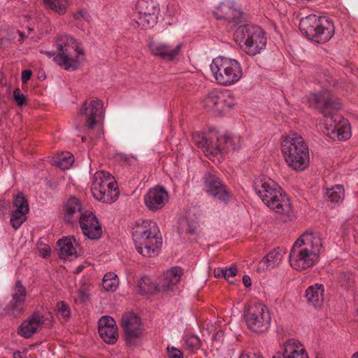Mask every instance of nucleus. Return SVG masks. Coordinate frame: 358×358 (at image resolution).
<instances>
[{"mask_svg": "<svg viewBox=\"0 0 358 358\" xmlns=\"http://www.w3.org/2000/svg\"><path fill=\"white\" fill-rule=\"evenodd\" d=\"M309 103L321 108L324 120V125L327 130V135L331 138L337 137L345 141L351 136L350 127L346 124L345 120L337 112L341 108L342 103L329 91H321L318 94H310L308 97Z\"/></svg>", "mask_w": 358, "mask_h": 358, "instance_id": "obj_1", "label": "nucleus"}, {"mask_svg": "<svg viewBox=\"0 0 358 358\" xmlns=\"http://www.w3.org/2000/svg\"><path fill=\"white\" fill-rule=\"evenodd\" d=\"M322 247L321 236L317 232L306 231L293 244L289 252L290 266L297 271L313 266L319 259Z\"/></svg>", "mask_w": 358, "mask_h": 358, "instance_id": "obj_2", "label": "nucleus"}, {"mask_svg": "<svg viewBox=\"0 0 358 358\" xmlns=\"http://www.w3.org/2000/svg\"><path fill=\"white\" fill-rule=\"evenodd\" d=\"M133 238L136 250L145 257L157 256L162 245V237L157 223L143 220L134 228Z\"/></svg>", "mask_w": 358, "mask_h": 358, "instance_id": "obj_3", "label": "nucleus"}, {"mask_svg": "<svg viewBox=\"0 0 358 358\" xmlns=\"http://www.w3.org/2000/svg\"><path fill=\"white\" fill-rule=\"evenodd\" d=\"M254 188L270 209L280 215L290 213L289 199L274 180L266 177L259 178L254 182Z\"/></svg>", "mask_w": 358, "mask_h": 358, "instance_id": "obj_4", "label": "nucleus"}, {"mask_svg": "<svg viewBox=\"0 0 358 358\" xmlns=\"http://www.w3.org/2000/svg\"><path fill=\"white\" fill-rule=\"evenodd\" d=\"M285 160L292 170L303 171L310 162L309 150L303 138L297 134L287 136L281 143Z\"/></svg>", "mask_w": 358, "mask_h": 358, "instance_id": "obj_5", "label": "nucleus"}, {"mask_svg": "<svg viewBox=\"0 0 358 358\" xmlns=\"http://www.w3.org/2000/svg\"><path fill=\"white\" fill-rule=\"evenodd\" d=\"M56 45L59 53L54 57L55 62L65 70L77 69L84 59V52L76 39L69 35H60Z\"/></svg>", "mask_w": 358, "mask_h": 358, "instance_id": "obj_6", "label": "nucleus"}, {"mask_svg": "<svg viewBox=\"0 0 358 358\" xmlns=\"http://www.w3.org/2000/svg\"><path fill=\"white\" fill-rule=\"evenodd\" d=\"M193 140L209 159L222 155L224 151L236 148L234 139L226 135H220L215 129H210L207 134L200 132L194 134Z\"/></svg>", "mask_w": 358, "mask_h": 358, "instance_id": "obj_7", "label": "nucleus"}, {"mask_svg": "<svg viewBox=\"0 0 358 358\" xmlns=\"http://www.w3.org/2000/svg\"><path fill=\"white\" fill-rule=\"evenodd\" d=\"M234 37L236 42L248 55L255 56L266 47L265 34L259 26H240L235 31Z\"/></svg>", "mask_w": 358, "mask_h": 358, "instance_id": "obj_8", "label": "nucleus"}, {"mask_svg": "<svg viewBox=\"0 0 358 358\" xmlns=\"http://www.w3.org/2000/svg\"><path fill=\"white\" fill-rule=\"evenodd\" d=\"M299 27L308 39L320 43L327 42L334 34V27L331 21L315 15L302 18Z\"/></svg>", "mask_w": 358, "mask_h": 358, "instance_id": "obj_9", "label": "nucleus"}, {"mask_svg": "<svg viewBox=\"0 0 358 358\" xmlns=\"http://www.w3.org/2000/svg\"><path fill=\"white\" fill-rule=\"evenodd\" d=\"M210 70L217 83L223 86L234 85L243 76L239 62L225 57L215 58L210 64Z\"/></svg>", "mask_w": 358, "mask_h": 358, "instance_id": "obj_10", "label": "nucleus"}, {"mask_svg": "<svg viewBox=\"0 0 358 358\" xmlns=\"http://www.w3.org/2000/svg\"><path fill=\"white\" fill-rule=\"evenodd\" d=\"M91 192L96 200L111 203L119 196V189L115 178L108 172L96 171L93 177Z\"/></svg>", "mask_w": 358, "mask_h": 358, "instance_id": "obj_11", "label": "nucleus"}, {"mask_svg": "<svg viewBox=\"0 0 358 358\" xmlns=\"http://www.w3.org/2000/svg\"><path fill=\"white\" fill-rule=\"evenodd\" d=\"M247 327L257 333L266 331L271 325V315L267 307L261 303L248 305L244 312Z\"/></svg>", "mask_w": 358, "mask_h": 358, "instance_id": "obj_12", "label": "nucleus"}, {"mask_svg": "<svg viewBox=\"0 0 358 358\" xmlns=\"http://www.w3.org/2000/svg\"><path fill=\"white\" fill-rule=\"evenodd\" d=\"M203 107L208 110L222 114L234 105V99L229 92L213 90L203 99Z\"/></svg>", "mask_w": 358, "mask_h": 358, "instance_id": "obj_13", "label": "nucleus"}, {"mask_svg": "<svg viewBox=\"0 0 358 358\" xmlns=\"http://www.w3.org/2000/svg\"><path fill=\"white\" fill-rule=\"evenodd\" d=\"M103 104L99 99L87 100L80 109V114L85 117L86 122L83 126V131L91 130L103 121L104 113Z\"/></svg>", "mask_w": 358, "mask_h": 358, "instance_id": "obj_14", "label": "nucleus"}, {"mask_svg": "<svg viewBox=\"0 0 358 358\" xmlns=\"http://www.w3.org/2000/svg\"><path fill=\"white\" fill-rule=\"evenodd\" d=\"M138 17L136 23L138 27L147 29L153 27L157 20L158 8L152 0H138L136 3Z\"/></svg>", "mask_w": 358, "mask_h": 358, "instance_id": "obj_15", "label": "nucleus"}, {"mask_svg": "<svg viewBox=\"0 0 358 358\" xmlns=\"http://www.w3.org/2000/svg\"><path fill=\"white\" fill-rule=\"evenodd\" d=\"M213 15L217 20H223L229 24L236 25L241 21L242 12L237 3L232 0H225L213 11Z\"/></svg>", "mask_w": 358, "mask_h": 358, "instance_id": "obj_16", "label": "nucleus"}, {"mask_svg": "<svg viewBox=\"0 0 358 358\" xmlns=\"http://www.w3.org/2000/svg\"><path fill=\"white\" fill-rule=\"evenodd\" d=\"M79 223L83 234L90 239L96 240L101 236V226L92 212L85 210L80 217Z\"/></svg>", "mask_w": 358, "mask_h": 358, "instance_id": "obj_17", "label": "nucleus"}, {"mask_svg": "<svg viewBox=\"0 0 358 358\" xmlns=\"http://www.w3.org/2000/svg\"><path fill=\"white\" fill-rule=\"evenodd\" d=\"M45 315L38 311L32 313L20 326L18 333L24 338H29L41 330L44 326H49Z\"/></svg>", "mask_w": 358, "mask_h": 358, "instance_id": "obj_18", "label": "nucleus"}, {"mask_svg": "<svg viewBox=\"0 0 358 358\" xmlns=\"http://www.w3.org/2000/svg\"><path fill=\"white\" fill-rule=\"evenodd\" d=\"M182 46V43L175 45L164 42L152 41L149 43L151 53L166 61L174 60L180 54Z\"/></svg>", "mask_w": 358, "mask_h": 358, "instance_id": "obj_19", "label": "nucleus"}, {"mask_svg": "<svg viewBox=\"0 0 358 358\" xmlns=\"http://www.w3.org/2000/svg\"><path fill=\"white\" fill-rule=\"evenodd\" d=\"M27 298L26 288L20 280L16 281L12 293V300L6 307L8 314L17 317L24 311V303Z\"/></svg>", "mask_w": 358, "mask_h": 358, "instance_id": "obj_20", "label": "nucleus"}, {"mask_svg": "<svg viewBox=\"0 0 358 358\" xmlns=\"http://www.w3.org/2000/svg\"><path fill=\"white\" fill-rule=\"evenodd\" d=\"M144 201L147 208L152 211H157L164 208L169 201V194L162 186L150 189L144 196Z\"/></svg>", "mask_w": 358, "mask_h": 358, "instance_id": "obj_21", "label": "nucleus"}, {"mask_svg": "<svg viewBox=\"0 0 358 358\" xmlns=\"http://www.w3.org/2000/svg\"><path fill=\"white\" fill-rule=\"evenodd\" d=\"M121 325L128 343H131L143 332L141 319L133 313H126L122 315Z\"/></svg>", "mask_w": 358, "mask_h": 358, "instance_id": "obj_22", "label": "nucleus"}, {"mask_svg": "<svg viewBox=\"0 0 358 358\" xmlns=\"http://www.w3.org/2000/svg\"><path fill=\"white\" fill-rule=\"evenodd\" d=\"M204 183L206 191L209 195L224 203L229 201L231 195L217 177L208 173L205 177Z\"/></svg>", "mask_w": 358, "mask_h": 358, "instance_id": "obj_23", "label": "nucleus"}, {"mask_svg": "<svg viewBox=\"0 0 358 358\" xmlns=\"http://www.w3.org/2000/svg\"><path fill=\"white\" fill-rule=\"evenodd\" d=\"M182 275L181 268L176 266L168 270L164 275L157 281L159 292L169 293L173 292L180 281Z\"/></svg>", "mask_w": 358, "mask_h": 358, "instance_id": "obj_24", "label": "nucleus"}, {"mask_svg": "<svg viewBox=\"0 0 358 358\" xmlns=\"http://www.w3.org/2000/svg\"><path fill=\"white\" fill-rule=\"evenodd\" d=\"M272 358H308L302 344L297 340L288 339L282 345L280 350Z\"/></svg>", "mask_w": 358, "mask_h": 358, "instance_id": "obj_25", "label": "nucleus"}, {"mask_svg": "<svg viewBox=\"0 0 358 358\" xmlns=\"http://www.w3.org/2000/svg\"><path fill=\"white\" fill-rule=\"evenodd\" d=\"M98 331L101 338L108 344H114L117 340L115 322L110 316H104L99 320Z\"/></svg>", "mask_w": 358, "mask_h": 358, "instance_id": "obj_26", "label": "nucleus"}, {"mask_svg": "<svg viewBox=\"0 0 358 358\" xmlns=\"http://www.w3.org/2000/svg\"><path fill=\"white\" fill-rule=\"evenodd\" d=\"M64 212L65 221L73 224L80 220V217L83 213H85V210H83L80 200L76 197H71L66 201Z\"/></svg>", "mask_w": 358, "mask_h": 358, "instance_id": "obj_27", "label": "nucleus"}, {"mask_svg": "<svg viewBox=\"0 0 358 358\" xmlns=\"http://www.w3.org/2000/svg\"><path fill=\"white\" fill-rule=\"evenodd\" d=\"M324 287L322 284L316 283L309 286L305 292V298L308 305L320 308L324 302Z\"/></svg>", "mask_w": 358, "mask_h": 358, "instance_id": "obj_28", "label": "nucleus"}, {"mask_svg": "<svg viewBox=\"0 0 358 358\" xmlns=\"http://www.w3.org/2000/svg\"><path fill=\"white\" fill-rule=\"evenodd\" d=\"M59 248V257L63 259L77 257L76 246L78 243L73 236L62 238L57 241Z\"/></svg>", "mask_w": 358, "mask_h": 358, "instance_id": "obj_29", "label": "nucleus"}, {"mask_svg": "<svg viewBox=\"0 0 358 358\" xmlns=\"http://www.w3.org/2000/svg\"><path fill=\"white\" fill-rule=\"evenodd\" d=\"M283 250L279 248L271 251L258 264L257 270L271 269L280 264L282 258Z\"/></svg>", "mask_w": 358, "mask_h": 358, "instance_id": "obj_30", "label": "nucleus"}, {"mask_svg": "<svg viewBox=\"0 0 358 358\" xmlns=\"http://www.w3.org/2000/svg\"><path fill=\"white\" fill-rule=\"evenodd\" d=\"M180 231L181 234L196 236L199 232V225L194 219L187 218L180 223Z\"/></svg>", "mask_w": 358, "mask_h": 358, "instance_id": "obj_31", "label": "nucleus"}, {"mask_svg": "<svg viewBox=\"0 0 358 358\" xmlns=\"http://www.w3.org/2000/svg\"><path fill=\"white\" fill-rule=\"evenodd\" d=\"M345 196V190L341 185H337L331 188L327 189L325 192V197L332 203H338Z\"/></svg>", "mask_w": 358, "mask_h": 358, "instance_id": "obj_32", "label": "nucleus"}, {"mask_svg": "<svg viewBox=\"0 0 358 358\" xmlns=\"http://www.w3.org/2000/svg\"><path fill=\"white\" fill-rule=\"evenodd\" d=\"M157 283L153 282L148 277H143L138 283V289L142 294H154L159 292L157 290Z\"/></svg>", "mask_w": 358, "mask_h": 358, "instance_id": "obj_33", "label": "nucleus"}, {"mask_svg": "<svg viewBox=\"0 0 358 358\" xmlns=\"http://www.w3.org/2000/svg\"><path fill=\"white\" fill-rule=\"evenodd\" d=\"M68 0H44L45 4L52 10L59 15L66 13Z\"/></svg>", "mask_w": 358, "mask_h": 358, "instance_id": "obj_34", "label": "nucleus"}, {"mask_svg": "<svg viewBox=\"0 0 358 358\" xmlns=\"http://www.w3.org/2000/svg\"><path fill=\"white\" fill-rule=\"evenodd\" d=\"M118 284L117 276L113 273H106L103 278L102 285L106 291H115Z\"/></svg>", "mask_w": 358, "mask_h": 358, "instance_id": "obj_35", "label": "nucleus"}, {"mask_svg": "<svg viewBox=\"0 0 358 358\" xmlns=\"http://www.w3.org/2000/svg\"><path fill=\"white\" fill-rule=\"evenodd\" d=\"M73 162L74 157L69 152L62 154L61 156H59L55 160V163L57 165V166L62 170L69 169L71 166Z\"/></svg>", "mask_w": 358, "mask_h": 358, "instance_id": "obj_36", "label": "nucleus"}, {"mask_svg": "<svg viewBox=\"0 0 358 358\" xmlns=\"http://www.w3.org/2000/svg\"><path fill=\"white\" fill-rule=\"evenodd\" d=\"M27 213L22 210H15L12 213L10 224L15 229H18L27 219Z\"/></svg>", "mask_w": 358, "mask_h": 358, "instance_id": "obj_37", "label": "nucleus"}, {"mask_svg": "<svg viewBox=\"0 0 358 358\" xmlns=\"http://www.w3.org/2000/svg\"><path fill=\"white\" fill-rule=\"evenodd\" d=\"M184 348L189 351H194L199 348L200 339L194 335H187L184 337Z\"/></svg>", "mask_w": 358, "mask_h": 358, "instance_id": "obj_38", "label": "nucleus"}, {"mask_svg": "<svg viewBox=\"0 0 358 358\" xmlns=\"http://www.w3.org/2000/svg\"><path fill=\"white\" fill-rule=\"evenodd\" d=\"M13 206L16 210H22L24 213H29V208L27 199L23 194H18L13 201Z\"/></svg>", "mask_w": 358, "mask_h": 358, "instance_id": "obj_39", "label": "nucleus"}, {"mask_svg": "<svg viewBox=\"0 0 358 358\" xmlns=\"http://www.w3.org/2000/svg\"><path fill=\"white\" fill-rule=\"evenodd\" d=\"M56 310L57 315L62 317L64 320H66L70 315V308L69 306L64 301H60L57 303Z\"/></svg>", "mask_w": 358, "mask_h": 358, "instance_id": "obj_40", "label": "nucleus"}, {"mask_svg": "<svg viewBox=\"0 0 358 358\" xmlns=\"http://www.w3.org/2000/svg\"><path fill=\"white\" fill-rule=\"evenodd\" d=\"M13 96L15 101L19 106H23L26 103L27 99L25 96L21 92L19 88H16L13 92Z\"/></svg>", "mask_w": 358, "mask_h": 358, "instance_id": "obj_41", "label": "nucleus"}, {"mask_svg": "<svg viewBox=\"0 0 358 358\" xmlns=\"http://www.w3.org/2000/svg\"><path fill=\"white\" fill-rule=\"evenodd\" d=\"M168 358H183L182 352L178 348L174 347H167Z\"/></svg>", "mask_w": 358, "mask_h": 358, "instance_id": "obj_42", "label": "nucleus"}, {"mask_svg": "<svg viewBox=\"0 0 358 358\" xmlns=\"http://www.w3.org/2000/svg\"><path fill=\"white\" fill-rule=\"evenodd\" d=\"M237 273V268L235 266H231L229 268L224 269V278L229 280L230 277H234Z\"/></svg>", "mask_w": 358, "mask_h": 358, "instance_id": "obj_43", "label": "nucleus"}, {"mask_svg": "<svg viewBox=\"0 0 358 358\" xmlns=\"http://www.w3.org/2000/svg\"><path fill=\"white\" fill-rule=\"evenodd\" d=\"M31 70H24L22 72V81L23 83H26L31 76Z\"/></svg>", "mask_w": 358, "mask_h": 358, "instance_id": "obj_44", "label": "nucleus"}, {"mask_svg": "<svg viewBox=\"0 0 358 358\" xmlns=\"http://www.w3.org/2000/svg\"><path fill=\"white\" fill-rule=\"evenodd\" d=\"M40 254L43 257H46L50 254V248L48 246H45L43 248L40 249Z\"/></svg>", "mask_w": 358, "mask_h": 358, "instance_id": "obj_45", "label": "nucleus"}, {"mask_svg": "<svg viewBox=\"0 0 358 358\" xmlns=\"http://www.w3.org/2000/svg\"><path fill=\"white\" fill-rule=\"evenodd\" d=\"M224 269L222 268H217L214 270V275L216 278H224Z\"/></svg>", "mask_w": 358, "mask_h": 358, "instance_id": "obj_46", "label": "nucleus"}, {"mask_svg": "<svg viewBox=\"0 0 358 358\" xmlns=\"http://www.w3.org/2000/svg\"><path fill=\"white\" fill-rule=\"evenodd\" d=\"M13 358H27V352H15L13 354Z\"/></svg>", "mask_w": 358, "mask_h": 358, "instance_id": "obj_47", "label": "nucleus"}, {"mask_svg": "<svg viewBox=\"0 0 358 358\" xmlns=\"http://www.w3.org/2000/svg\"><path fill=\"white\" fill-rule=\"evenodd\" d=\"M243 283L244 285L247 287H249L251 286V280L250 278L248 275H244L243 277Z\"/></svg>", "mask_w": 358, "mask_h": 358, "instance_id": "obj_48", "label": "nucleus"}, {"mask_svg": "<svg viewBox=\"0 0 358 358\" xmlns=\"http://www.w3.org/2000/svg\"><path fill=\"white\" fill-rule=\"evenodd\" d=\"M8 201L6 200H1L0 199V211H3L4 210H6L8 206Z\"/></svg>", "mask_w": 358, "mask_h": 358, "instance_id": "obj_49", "label": "nucleus"}, {"mask_svg": "<svg viewBox=\"0 0 358 358\" xmlns=\"http://www.w3.org/2000/svg\"><path fill=\"white\" fill-rule=\"evenodd\" d=\"M239 358H263V357L261 356L257 355L255 354H250V355L243 354L240 356Z\"/></svg>", "mask_w": 358, "mask_h": 358, "instance_id": "obj_50", "label": "nucleus"}, {"mask_svg": "<svg viewBox=\"0 0 358 358\" xmlns=\"http://www.w3.org/2000/svg\"><path fill=\"white\" fill-rule=\"evenodd\" d=\"M87 15V13L86 10H80L75 15V17L77 19H80V18H84L85 17V15Z\"/></svg>", "mask_w": 358, "mask_h": 358, "instance_id": "obj_51", "label": "nucleus"}, {"mask_svg": "<svg viewBox=\"0 0 358 358\" xmlns=\"http://www.w3.org/2000/svg\"><path fill=\"white\" fill-rule=\"evenodd\" d=\"M85 268V265L84 264H80L79 265L75 270L74 271V273H76V274H78L80 273H81L83 271V270Z\"/></svg>", "mask_w": 358, "mask_h": 358, "instance_id": "obj_52", "label": "nucleus"}, {"mask_svg": "<svg viewBox=\"0 0 358 358\" xmlns=\"http://www.w3.org/2000/svg\"><path fill=\"white\" fill-rule=\"evenodd\" d=\"M120 158H121L122 159L125 160V161H129V159H130V157H129V155H122V154H121V155H120ZM131 158H134V157H131Z\"/></svg>", "mask_w": 358, "mask_h": 358, "instance_id": "obj_53", "label": "nucleus"}, {"mask_svg": "<svg viewBox=\"0 0 358 358\" xmlns=\"http://www.w3.org/2000/svg\"><path fill=\"white\" fill-rule=\"evenodd\" d=\"M45 53L49 57H52V56H53L55 55L54 53H52L50 52H46Z\"/></svg>", "mask_w": 358, "mask_h": 358, "instance_id": "obj_54", "label": "nucleus"}, {"mask_svg": "<svg viewBox=\"0 0 358 358\" xmlns=\"http://www.w3.org/2000/svg\"><path fill=\"white\" fill-rule=\"evenodd\" d=\"M352 358H358V352L353 354Z\"/></svg>", "mask_w": 358, "mask_h": 358, "instance_id": "obj_55", "label": "nucleus"}, {"mask_svg": "<svg viewBox=\"0 0 358 358\" xmlns=\"http://www.w3.org/2000/svg\"><path fill=\"white\" fill-rule=\"evenodd\" d=\"M86 141V138L85 136H82V141L85 142Z\"/></svg>", "mask_w": 358, "mask_h": 358, "instance_id": "obj_56", "label": "nucleus"}, {"mask_svg": "<svg viewBox=\"0 0 358 358\" xmlns=\"http://www.w3.org/2000/svg\"><path fill=\"white\" fill-rule=\"evenodd\" d=\"M20 36L22 38L24 37V34L22 32H20Z\"/></svg>", "mask_w": 358, "mask_h": 358, "instance_id": "obj_57", "label": "nucleus"}, {"mask_svg": "<svg viewBox=\"0 0 358 358\" xmlns=\"http://www.w3.org/2000/svg\"><path fill=\"white\" fill-rule=\"evenodd\" d=\"M357 314H358V308H357Z\"/></svg>", "mask_w": 358, "mask_h": 358, "instance_id": "obj_58", "label": "nucleus"}]
</instances>
